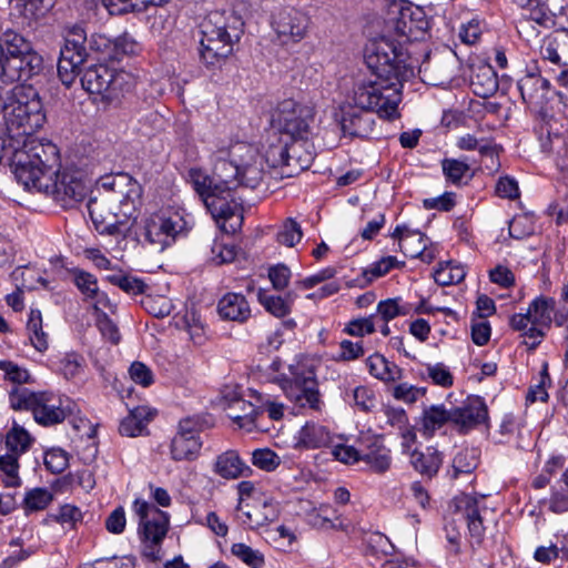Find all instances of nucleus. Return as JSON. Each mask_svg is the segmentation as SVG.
<instances>
[{
	"label": "nucleus",
	"instance_id": "1",
	"mask_svg": "<svg viewBox=\"0 0 568 568\" xmlns=\"http://www.w3.org/2000/svg\"><path fill=\"white\" fill-rule=\"evenodd\" d=\"M229 158L216 160L212 176L199 168H191L187 181L221 230L234 234L241 229L244 216L243 207L232 192L239 185L255 189L262 181L263 166L257 149L245 142L234 143Z\"/></svg>",
	"mask_w": 568,
	"mask_h": 568
},
{
	"label": "nucleus",
	"instance_id": "2",
	"mask_svg": "<svg viewBox=\"0 0 568 568\" xmlns=\"http://www.w3.org/2000/svg\"><path fill=\"white\" fill-rule=\"evenodd\" d=\"M429 28L425 11L409 2L390 4L382 33L365 48L364 59L373 75L393 81L413 77L414 65L406 45L424 39Z\"/></svg>",
	"mask_w": 568,
	"mask_h": 568
},
{
	"label": "nucleus",
	"instance_id": "3",
	"mask_svg": "<svg viewBox=\"0 0 568 568\" xmlns=\"http://www.w3.org/2000/svg\"><path fill=\"white\" fill-rule=\"evenodd\" d=\"M55 144L30 139L13 152L12 171L17 181L29 191L43 193L62 206H72L84 199L83 173L74 169L60 170Z\"/></svg>",
	"mask_w": 568,
	"mask_h": 568
},
{
	"label": "nucleus",
	"instance_id": "4",
	"mask_svg": "<svg viewBox=\"0 0 568 568\" xmlns=\"http://www.w3.org/2000/svg\"><path fill=\"white\" fill-rule=\"evenodd\" d=\"M375 80L358 84L354 90L353 105L342 110L341 129L344 135L368 139L374 126L375 116L390 119L397 111L402 81L374 75Z\"/></svg>",
	"mask_w": 568,
	"mask_h": 568
},
{
	"label": "nucleus",
	"instance_id": "5",
	"mask_svg": "<svg viewBox=\"0 0 568 568\" xmlns=\"http://www.w3.org/2000/svg\"><path fill=\"white\" fill-rule=\"evenodd\" d=\"M104 191L101 200H90L89 214L101 234H123L130 229V222L136 219L141 203L142 187L128 173H116L101 181Z\"/></svg>",
	"mask_w": 568,
	"mask_h": 568
},
{
	"label": "nucleus",
	"instance_id": "6",
	"mask_svg": "<svg viewBox=\"0 0 568 568\" xmlns=\"http://www.w3.org/2000/svg\"><path fill=\"white\" fill-rule=\"evenodd\" d=\"M243 21L241 17L225 11L210 12L201 23L200 58L210 67L219 64L233 51L240 40Z\"/></svg>",
	"mask_w": 568,
	"mask_h": 568
},
{
	"label": "nucleus",
	"instance_id": "7",
	"mask_svg": "<svg viewBox=\"0 0 568 568\" xmlns=\"http://www.w3.org/2000/svg\"><path fill=\"white\" fill-rule=\"evenodd\" d=\"M7 129L17 136L36 139L33 133L45 123L47 116L38 91L31 85H17L3 112Z\"/></svg>",
	"mask_w": 568,
	"mask_h": 568
},
{
	"label": "nucleus",
	"instance_id": "8",
	"mask_svg": "<svg viewBox=\"0 0 568 568\" xmlns=\"http://www.w3.org/2000/svg\"><path fill=\"white\" fill-rule=\"evenodd\" d=\"M271 122L285 139L313 138L315 109L310 103L285 99L274 109Z\"/></svg>",
	"mask_w": 568,
	"mask_h": 568
},
{
	"label": "nucleus",
	"instance_id": "9",
	"mask_svg": "<svg viewBox=\"0 0 568 568\" xmlns=\"http://www.w3.org/2000/svg\"><path fill=\"white\" fill-rule=\"evenodd\" d=\"M134 511L140 518L139 535L142 541V554L155 562L161 559V544L169 529V516L154 505L136 499Z\"/></svg>",
	"mask_w": 568,
	"mask_h": 568
},
{
	"label": "nucleus",
	"instance_id": "10",
	"mask_svg": "<svg viewBox=\"0 0 568 568\" xmlns=\"http://www.w3.org/2000/svg\"><path fill=\"white\" fill-rule=\"evenodd\" d=\"M81 85L87 92L100 95L103 101L111 103L131 89V77L123 70L99 63L83 71Z\"/></svg>",
	"mask_w": 568,
	"mask_h": 568
},
{
	"label": "nucleus",
	"instance_id": "11",
	"mask_svg": "<svg viewBox=\"0 0 568 568\" xmlns=\"http://www.w3.org/2000/svg\"><path fill=\"white\" fill-rule=\"evenodd\" d=\"M64 45L58 61V75L65 87H71L87 60V32L80 24L68 26L63 32Z\"/></svg>",
	"mask_w": 568,
	"mask_h": 568
},
{
	"label": "nucleus",
	"instance_id": "12",
	"mask_svg": "<svg viewBox=\"0 0 568 568\" xmlns=\"http://www.w3.org/2000/svg\"><path fill=\"white\" fill-rule=\"evenodd\" d=\"M186 229L184 216L176 211H161L146 219L144 235L159 250L172 245Z\"/></svg>",
	"mask_w": 568,
	"mask_h": 568
},
{
	"label": "nucleus",
	"instance_id": "13",
	"mask_svg": "<svg viewBox=\"0 0 568 568\" xmlns=\"http://www.w3.org/2000/svg\"><path fill=\"white\" fill-rule=\"evenodd\" d=\"M286 397L301 408L322 412L324 402L321 398L316 377L313 372L295 374L282 386Z\"/></svg>",
	"mask_w": 568,
	"mask_h": 568
},
{
	"label": "nucleus",
	"instance_id": "14",
	"mask_svg": "<svg viewBox=\"0 0 568 568\" xmlns=\"http://www.w3.org/2000/svg\"><path fill=\"white\" fill-rule=\"evenodd\" d=\"M310 27V17L300 9L285 7L272 17V28L283 43L302 41Z\"/></svg>",
	"mask_w": 568,
	"mask_h": 568
},
{
	"label": "nucleus",
	"instance_id": "15",
	"mask_svg": "<svg viewBox=\"0 0 568 568\" xmlns=\"http://www.w3.org/2000/svg\"><path fill=\"white\" fill-rule=\"evenodd\" d=\"M38 402L33 417L40 425L59 424L73 414L74 404L67 397L62 398L51 393L40 392Z\"/></svg>",
	"mask_w": 568,
	"mask_h": 568
},
{
	"label": "nucleus",
	"instance_id": "16",
	"mask_svg": "<svg viewBox=\"0 0 568 568\" xmlns=\"http://www.w3.org/2000/svg\"><path fill=\"white\" fill-rule=\"evenodd\" d=\"M450 415L452 424L460 433H467L487 419L488 410L481 397L469 396L460 406L452 407Z\"/></svg>",
	"mask_w": 568,
	"mask_h": 568
},
{
	"label": "nucleus",
	"instance_id": "17",
	"mask_svg": "<svg viewBox=\"0 0 568 568\" xmlns=\"http://www.w3.org/2000/svg\"><path fill=\"white\" fill-rule=\"evenodd\" d=\"M481 501L483 499L470 495H462L455 499L457 511L467 521L471 544L475 545H480L485 536V527L479 505Z\"/></svg>",
	"mask_w": 568,
	"mask_h": 568
},
{
	"label": "nucleus",
	"instance_id": "18",
	"mask_svg": "<svg viewBox=\"0 0 568 568\" xmlns=\"http://www.w3.org/2000/svg\"><path fill=\"white\" fill-rule=\"evenodd\" d=\"M43 60L36 51L28 50L20 57L7 59V80L27 81L42 70Z\"/></svg>",
	"mask_w": 568,
	"mask_h": 568
},
{
	"label": "nucleus",
	"instance_id": "19",
	"mask_svg": "<svg viewBox=\"0 0 568 568\" xmlns=\"http://www.w3.org/2000/svg\"><path fill=\"white\" fill-rule=\"evenodd\" d=\"M313 138L286 139L288 152L287 176H294L308 169L315 158Z\"/></svg>",
	"mask_w": 568,
	"mask_h": 568
},
{
	"label": "nucleus",
	"instance_id": "20",
	"mask_svg": "<svg viewBox=\"0 0 568 568\" xmlns=\"http://www.w3.org/2000/svg\"><path fill=\"white\" fill-rule=\"evenodd\" d=\"M419 72L423 73L424 80L432 85H444L449 83L454 77V60L452 57L435 55L420 64Z\"/></svg>",
	"mask_w": 568,
	"mask_h": 568
},
{
	"label": "nucleus",
	"instance_id": "21",
	"mask_svg": "<svg viewBox=\"0 0 568 568\" xmlns=\"http://www.w3.org/2000/svg\"><path fill=\"white\" fill-rule=\"evenodd\" d=\"M219 315L223 320L245 323L251 317V307L245 296L240 293H227L217 303Z\"/></svg>",
	"mask_w": 568,
	"mask_h": 568
},
{
	"label": "nucleus",
	"instance_id": "22",
	"mask_svg": "<svg viewBox=\"0 0 568 568\" xmlns=\"http://www.w3.org/2000/svg\"><path fill=\"white\" fill-rule=\"evenodd\" d=\"M333 442L329 429L315 422H307L296 436V447L304 449H318L327 447Z\"/></svg>",
	"mask_w": 568,
	"mask_h": 568
},
{
	"label": "nucleus",
	"instance_id": "23",
	"mask_svg": "<svg viewBox=\"0 0 568 568\" xmlns=\"http://www.w3.org/2000/svg\"><path fill=\"white\" fill-rule=\"evenodd\" d=\"M213 470L224 479H236L252 475V468L245 464L235 450H227L215 459Z\"/></svg>",
	"mask_w": 568,
	"mask_h": 568
},
{
	"label": "nucleus",
	"instance_id": "24",
	"mask_svg": "<svg viewBox=\"0 0 568 568\" xmlns=\"http://www.w3.org/2000/svg\"><path fill=\"white\" fill-rule=\"evenodd\" d=\"M227 409V416L247 432L257 427L256 418L263 413L262 407H255L252 403L237 397L230 400Z\"/></svg>",
	"mask_w": 568,
	"mask_h": 568
},
{
	"label": "nucleus",
	"instance_id": "25",
	"mask_svg": "<svg viewBox=\"0 0 568 568\" xmlns=\"http://www.w3.org/2000/svg\"><path fill=\"white\" fill-rule=\"evenodd\" d=\"M242 515L244 517L243 523L251 529H256L277 519L280 504L273 498H268L242 511Z\"/></svg>",
	"mask_w": 568,
	"mask_h": 568
},
{
	"label": "nucleus",
	"instance_id": "26",
	"mask_svg": "<svg viewBox=\"0 0 568 568\" xmlns=\"http://www.w3.org/2000/svg\"><path fill=\"white\" fill-rule=\"evenodd\" d=\"M540 52L554 64L568 65V30L555 31L544 41Z\"/></svg>",
	"mask_w": 568,
	"mask_h": 568
},
{
	"label": "nucleus",
	"instance_id": "27",
	"mask_svg": "<svg viewBox=\"0 0 568 568\" xmlns=\"http://www.w3.org/2000/svg\"><path fill=\"white\" fill-rule=\"evenodd\" d=\"M361 460L365 462L372 471L384 474L392 465L390 450L381 439L373 438L366 446V450L362 452Z\"/></svg>",
	"mask_w": 568,
	"mask_h": 568
},
{
	"label": "nucleus",
	"instance_id": "28",
	"mask_svg": "<svg viewBox=\"0 0 568 568\" xmlns=\"http://www.w3.org/2000/svg\"><path fill=\"white\" fill-rule=\"evenodd\" d=\"M202 445L200 437L176 433L171 442V458L175 462H193L200 456Z\"/></svg>",
	"mask_w": 568,
	"mask_h": 568
},
{
	"label": "nucleus",
	"instance_id": "29",
	"mask_svg": "<svg viewBox=\"0 0 568 568\" xmlns=\"http://www.w3.org/2000/svg\"><path fill=\"white\" fill-rule=\"evenodd\" d=\"M452 423L450 408L445 405H430L424 408L420 419V430L424 436L433 437L446 424Z\"/></svg>",
	"mask_w": 568,
	"mask_h": 568
},
{
	"label": "nucleus",
	"instance_id": "30",
	"mask_svg": "<svg viewBox=\"0 0 568 568\" xmlns=\"http://www.w3.org/2000/svg\"><path fill=\"white\" fill-rule=\"evenodd\" d=\"M473 92L481 98L494 95L499 87L497 75L490 65L478 67L470 79Z\"/></svg>",
	"mask_w": 568,
	"mask_h": 568
},
{
	"label": "nucleus",
	"instance_id": "31",
	"mask_svg": "<svg viewBox=\"0 0 568 568\" xmlns=\"http://www.w3.org/2000/svg\"><path fill=\"white\" fill-rule=\"evenodd\" d=\"M410 463L422 475L433 477L438 473L443 457L436 448L427 447L425 452H412Z\"/></svg>",
	"mask_w": 568,
	"mask_h": 568
},
{
	"label": "nucleus",
	"instance_id": "32",
	"mask_svg": "<svg viewBox=\"0 0 568 568\" xmlns=\"http://www.w3.org/2000/svg\"><path fill=\"white\" fill-rule=\"evenodd\" d=\"M308 523L317 529L346 530L348 525L328 505H322L308 514Z\"/></svg>",
	"mask_w": 568,
	"mask_h": 568
},
{
	"label": "nucleus",
	"instance_id": "33",
	"mask_svg": "<svg viewBox=\"0 0 568 568\" xmlns=\"http://www.w3.org/2000/svg\"><path fill=\"white\" fill-rule=\"evenodd\" d=\"M150 410L145 406H138L130 409L129 415L124 417L120 425L119 432L123 436L135 437L143 433L150 422Z\"/></svg>",
	"mask_w": 568,
	"mask_h": 568
},
{
	"label": "nucleus",
	"instance_id": "34",
	"mask_svg": "<svg viewBox=\"0 0 568 568\" xmlns=\"http://www.w3.org/2000/svg\"><path fill=\"white\" fill-rule=\"evenodd\" d=\"M296 294L288 292L286 297L268 294L265 290H260L257 300L263 307L276 317H284L291 312V305Z\"/></svg>",
	"mask_w": 568,
	"mask_h": 568
},
{
	"label": "nucleus",
	"instance_id": "35",
	"mask_svg": "<svg viewBox=\"0 0 568 568\" xmlns=\"http://www.w3.org/2000/svg\"><path fill=\"white\" fill-rule=\"evenodd\" d=\"M428 239L419 231L406 230L405 237L398 243L403 254L410 258L420 257L426 260L425 250L427 248Z\"/></svg>",
	"mask_w": 568,
	"mask_h": 568
},
{
	"label": "nucleus",
	"instance_id": "36",
	"mask_svg": "<svg viewBox=\"0 0 568 568\" xmlns=\"http://www.w3.org/2000/svg\"><path fill=\"white\" fill-rule=\"evenodd\" d=\"M478 452L475 448L460 449L454 457L452 464V478H458L463 474H471L478 466Z\"/></svg>",
	"mask_w": 568,
	"mask_h": 568
},
{
	"label": "nucleus",
	"instance_id": "37",
	"mask_svg": "<svg viewBox=\"0 0 568 568\" xmlns=\"http://www.w3.org/2000/svg\"><path fill=\"white\" fill-rule=\"evenodd\" d=\"M53 500V495L48 488L37 487L26 491L22 508L27 515L45 509Z\"/></svg>",
	"mask_w": 568,
	"mask_h": 568
},
{
	"label": "nucleus",
	"instance_id": "38",
	"mask_svg": "<svg viewBox=\"0 0 568 568\" xmlns=\"http://www.w3.org/2000/svg\"><path fill=\"white\" fill-rule=\"evenodd\" d=\"M527 311L534 324L549 327L555 312V301L542 296L537 297L530 303Z\"/></svg>",
	"mask_w": 568,
	"mask_h": 568
},
{
	"label": "nucleus",
	"instance_id": "39",
	"mask_svg": "<svg viewBox=\"0 0 568 568\" xmlns=\"http://www.w3.org/2000/svg\"><path fill=\"white\" fill-rule=\"evenodd\" d=\"M19 468V457L14 454L0 456V479L6 487L16 488L22 485Z\"/></svg>",
	"mask_w": 568,
	"mask_h": 568
},
{
	"label": "nucleus",
	"instance_id": "40",
	"mask_svg": "<svg viewBox=\"0 0 568 568\" xmlns=\"http://www.w3.org/2000/svg\"><path fill=\"white\" fill-rule=\"evenodd\" d=\"M166 0H103L105 8L111 14H123L128 12H141L149 6H161Z\"/></svg>",
	"mask_w": 568,
	"mask_h": 568
},
{
	"label": "nucleus",
	"instance_id": "41",
	"mask_svg": "<svg viewBox=\"0 0 568 568\" xmlns=\"http://www.w3.org/2000/svg\"><path fill=\"white\" fill-rule=\"evenodd\" d=\"M40 392H32L27 387L16 386L9 393V404L14 410L34 412Z\"/></svg>",
	"mask_w": 568,
	"mask_h": 568
},
{
	"label": "nucleus",
	"instance_id": "42",
	"mask_svg": "<svg viewBox=\"0 0 568 568\" xmlns=\"http://www.w3.org/2000/svg\"><path fill=\"white\" fill-rule=\"evenodd\" d=\"M32 440V437L23 427L14 425L6 436L8 454H14L17 457H20L30 448Z\"/></svg>",
	"mask_w": 568,
	"mask_h": 568
},
{
	"label": "nucleus",
	"instance_id": "43",
	"mask_svg": "<svg viewBox=\"0 0 568 568\" xmlns=\"http://www.w3.org/2000/svg\"><path fill=\"white\" fill-rule=\"evenodd\" d=\"M419 376L422 379H429L433 384L444 388L454 384V376L444 363L426 364Z\"/></svg>",
	"mask_w": 568,
	"mask_h": 568
},
{
	"label": "nucleus",
	"instance_id": "44",
	"mask_svg": "<svg viewBox=\"0 0 568 568\" xmlns=\"http://www.w3.org/2000/svg\"><path fill=\"white\" fill-rule=\"evenodd\" d=\"M466 272L464 266L453 262H446L438 266L434 272V280L442 286L457 284L465 278Z\"/></svg>",
	"mask_w": 568,
	"mask_h": 568
},
{
	"label": "nucleus",
	"instance_id": "45",
	"mask_svg": "<svg viewBox=\"0 0 568 568\" xmlns=\"http://www.w3.org/2000/svg\"><path fill=\"white\" fill-rule=\"evenodd\" d=\"M88 43L89 50L94 52L98 59L115 61V39L103 33H93Z\"/></svg>",
	"mask_w": 568,
	"mask_h": 568
},
{
	"label": "nucleus",
	"instance_id": "46",
	"mask_svg": "<svg viewBox=\"0 0 568 568\" xmlns=\"http://www.w3.org/2000/svg\"><path fill=\"white\" fill-rule=\"evenodd\" d=\"M6 58L20 57L31 49L30 43L14 31H7L1 42Z\"/></svg>",
	"mask_w": 568,
	"mask_h": 568
},
{
	"label": "nucleus",
	"instance_id": "47",
	"mask_svg": "<svg viewBox=\"0 0 568 568\" xmlns=\"http://www.w3.org/2000/svg\"><path fill=\"white\" fill-rule=\"evenodd\" d=\"M286 139L281 141L277 144H272L267 148L265 152V161L272 168H281L282 173L287 176V168H288V151Z\"/></svg>",
	"mask_w": 568,
	"mask_h": 568
},
{
	"label": "nucleus",
	"instance_id": "48",
	"mask_svg": "<svg viewBox=\"0 0 568 568\" xmlns=\"http://www.w3.org/2000/svg\"><path fill=\"white\" fill-rule=\"evenodd\" d=\"M231 552L251 568H262L265 564L264 555L260 550L243 542L233 544Z\"/></svg>",
	"mask_w": 568,
	"mask_h": 568
},
{
	"label": "nucleus",
	"instance_id": "49",
	"mask_svg": "<svg viewBox=\"0 0 568 568\" xmlns=\"http://www.w3.org/2000/svg\"><path fill=\"white\" fill-rule=\"evenodd\" d=\"M548 81L532 74H527L518 81V90L525 102H532L537 98L538 90H545Z\"/></svg>",
	"mask_w": 568,
	"mask_h": 568
},
{
	"label": "nucleus",
	"instance_id": "50",
	"mask_svg": "<svg viewBox=\"0 0 568 568\" xmlns=\"http://www.w3.org/2000/svg\"><path fill=\"white\" fill-rule=\"evenodd\" d=\"M108 280L130 295L143 294L148 287L141 278L131 275L114 274L108 276Z\"/></svg>",
	"mask_w": 568,
	"mask_h": 568
},
{
	"label": "nucleus",
	"instance_id": "51",
	"mask_svg": "<svg viewBox=\"0 0 568 568\" xmlns=\"http://www.w3.org/2000/svg\"><path fill=\"white\" fill-rule=\"evenodd\" d=\"M456 145L458 149L463 151H474L478 150L481 155L485 156H494L496 154L495 148L485 139H477L473 134H465L459 136Z\"/></svg>",
	"mask_w": 568,
	"mask_h": 568
},
{
	"label": "nucleus",
	"instance_id": "52",
	"mask_svg": "<svg viewBox=\"0 0 568 568\" xmlns=\"http://www.w3.org/2000/svg\"><path fill=\"white\" fill-rule=\"evenodd\" d=\"M84 358L75 353H65L59 361V372L65 379H72L77 377L83 368Z\"/></svg>",
	"mask_w": 568,
	"mask_h": 568
},
{
	"label": "nucleus",
	"instance_id": "53",
	"mask_svg": "<svg viewBox=\"0 0 568 568\" xmlns=\"http://www.w3.org/2000/svg\"><path fill=\"white\" fill-rule=\"evenodd\" d=\"M551 378L548 373V363L544 362L541 365L540 376L538 384L530 386L526 399L530 403L547 402L548 393L547 387L550 386Z\"/></svg>",
	"mask_w": 568,
	"mask_h": 568
},
{
	"label": "nucleus",
	"instance_id": "54",
	"mask_svg": "<svg viewBox=\"0 0 568 568\" xmlns=\"http://www.w3.org/2000/svg\"><path fill=\"white\" fill-rule=\"evenodd\" d=\"M251 460L255 467L264 471H274L281 465V457L270 448L255 449Z\"/></svg>",
	"mask_w": 568,
	"mask_h": 568
},
{
	"label": "nucleus",
	"instance_id": "55",
	"mask_svg": "<svg viewBox=\"0 0 568 568\" xmlns=\"http://www.w3.org/2000/svg\"><path fill=\"white\" fill-rule=\"evenodd\" d=\"M427 393L426 387H418L408 383H400L393 387L392 395L405 404H414Z\"/></svg>",
	"mask_w": 568,
	"mask_h": 568
},
{
	"label": "nucleus",
	"instance_id": "56",
	"mask_svg": "<svg viewBox=\"0 0 568 568\" xmlns=\"http://www.w3.org/2000/svg\"><path fill=\"white\" fill-rule=\"evenodd\" d=\"M303 237L301 225L293 219H287L277 233L278 243L293 247Z\"/></svg>",
	"mask_w": 568,
	"mask_h": 568
},
{
	"label": "nucleus",
	"instance_id": "57",
	"mask_svg": "<svg viewBox=\"0 0 568 568\" xmlns=\"http://www.w3.org/2000/svg\"><path fill=\"white\" fill-rule=\"evenodd\" d=\"M381 418L385 422V424L395 428L396 430L403 429L406 425L409 424L408 416L404 408L394 407L390 405H385L379 410Z\"/></svg>",
	"mask_w": 568,
	"mask_h": 568
},
{
	"label": "nucleus",
	"instance_id": "58",
	"mask_svg": "<svg viewBox=\"0 0 568 568\" xmlns=\"http://www.w3.org/2000/svg\"><path fill=\"white\" fill-rule=\"evenodd\" d=\"M73 276L75 286L85 296L87 300L90 296H97L99 286L97 277L94 275L85 271L75 268L73 270Z\"/></svg>",
	"mask_w": 568,
	"mask_h": 568
},
{
	"label": "nucleus",
	"instance_id": "59",
	"mask_svg": "<svg viewBox=\"0 0 568 568\" xmlns=\"http://www.w3.org/2000/svg\"><path fill=\"white\" fill-rule=\"evenodd\" d=\"M44 465L52 474H61L69 465V455L62 448H51L44 454Z\"/></svg>",
	"mask_w": 568,
	"mask_h": 568
},
{
	"label": "nucleus",
	"instance_id": "60",
	"mask_svg": "<svg viewBox=\"0 0 568 568\" xmlns=\"http://www.w3.org/2000/svg\"><path fill=\"white\" fill-rule=\"evenodd\" d=\"M209 426V420L204 416H187L180 420L176 433L185 436L200 437V433Z\"/></svg>",
	"mask_w": 568,
	"mask_h": 568
},
{
	"label": "nucleus",
	"instance_id": "61",
	"mask_svg": "<svg viewBox=\"0 0 568 568\" xmlns=\"http://www.w3.org/2000/svg\"><path fill=\"white\" fill-rule=\"evenodd\" d=\"M443 172L448 181L457 184L462 181L464 175L469 171V165L460 160L444 159L442 161Z\"/></svg>",
	"mask_w": 568,
	"mask_h": 568
},
{
	"label": "nucleus",
	"instance_id": "62",
	"mask_svg": "<svg viewBox=\"0 0 568 568\" xmlns=\"http://www.w3.org/2000/svg\"><path fill=\"white\" fill-rule=\"evenodd\" d=\"M545 503L548 509L554 514H564L568 511V489L564 486H554L550 496Z\"/></svg>",
	"mask_w": 568,
	"mask_h": 568
},
{
	"label": "nucleus",
	"instance_id": "63",
	"mask_svg": "<svg viewBox=\"0 0 568 568\" xmlns=\"http://www.w3.org/2000/svg\"><path fill=\"white\" fill-rule=\"evenodd\" d=\"M407 308L399 304V298H388L381 301L377 305V314L387 323L399 315H405Z\"/></svg>",
	"mask_w": 568,
	"mask_h": 568
},
{
	"label": "nucleus",
	"instance_id": "64",
	"mask_svg": "<svg viewBox=\"0 0 568 568\" xmlns=\"http://www.w3.org/2000/svg\"><path fill=\"white\" fill-rule=\"evenodd\" d=\"M141 50V44L129 33H123L115 38V60H121L124 55L136 54Z\"/></svg>",
	"mask_w": 568,
	"mask_h": 568
}]
</instances>
